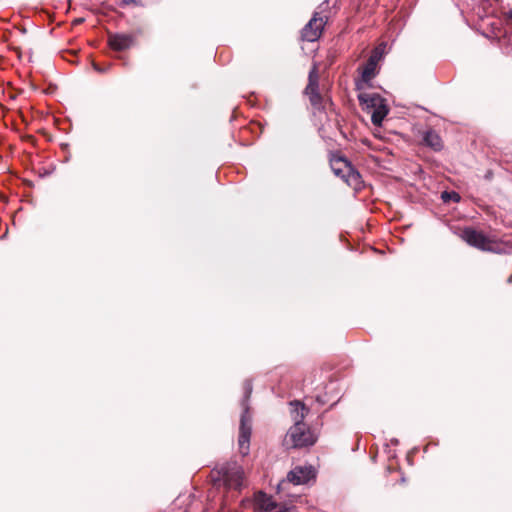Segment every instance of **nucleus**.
I'll list each match as a JSON object with an SVG mask.
<instances>
[{
    "mask_svg": "<svg viewBox=\"0 0 512 512\" xmlns=\"http://www.w3.org/2000/svg\"><path fill=\"white\" fill-rule=\"evenodd\" d=\"M251 417L248 408L245 407L240 419L238 446L239 452L246 456L249 453L250 437H251Z\"/></svg>",
    "mask_w": 512,
    "mask_h": 512,
    "instance_id": "7ed1b4c3",
    "label": "nucleus"
},
{
    "mask_svg": "<svg viewBox=\"0 0 512 512\" xmlns=\"http://www.w3.org/2000/svg\"><path fill=\"white\" fill-rule=\"evenodd\" d=\"M315 478V470L312 466H296L287 475V480L295 485H301Z\"/></svg>",
    "mask_w": 512,
    "mask_h": 512,
    "instance_id": "0eeeda50",
    "label": "nucleus"
},
{
    "mask_svg": "<svg viewBox=\"0 0 512 512\" xmlns=\"http://www.w3.org/2000/svg\"><path fill=\"white\" fill-rule=\"evenodd\" d=\"M219 478L228 489H240L243 485L244 471L236 462H229L220 467Z\"/></svg>",
    "mask_w": 512,
    "mask_h": 512,
    "instance_id": "f03ea898",
    "label": "nucleus"
},
{
    "mask_svg": "<svg viewBox=\"0 0 512 512\" xmlns=\"http://www.w3.org/2000/svg\"><path fill=\"white\" fill-rule=\"evenodd\" d=\"M358 99L365 109L371 112L379 103H382L383 97L377 93L364 92L359 94Z\"/></svg>",
    "mask_w": 512,
    "mask_h": 512,
    "instance_id": "ddd939ff",
    "label": "nucleus"
},
{
    "mask_svg": "<svg viewBox=\"0 0 512 512\" xmlns=\"http://www.w3.org/2000/svg\"><path fill=\"white\" fill-rule=\"evenodd\" d=\"M93 67H94V69H95L96 71H98V72H103V70H102V69H101L97 64H95V63H94V64H93Z\"/></svg>",
    "mask_w": 512,
    "mask_h": 512,
    "instance_id": "aec40b11",
    "label": "nucleus"
},
{
    "mask_svg": "<svg viewBox=\"0 0 512 512\" xmlns=\"http://www.w3.org/2000/svg\"><path fill=\"white\" fill-rule=\"evenodd\" d=\"M132 43L133 37L128 34H114L109 36L110 47L117 51L128 49Z\"/></svg>",
    "mask_w": 512,
    "mask_h": 512,
    "instance_id": "f8f14e48",
    "label": "nucleus"
},
{
    "mask_svg": "<svg viewBox=\"0 0 512 512\" xmlns=\"http://www.w3.org/2000/svg\"><path fill=\"white\" fill-rule=\"evenodd\" d=\"M506 24L512 29V8L505 14Z\"/></svg>",
    "mask_w": 512,
    "mask_h": 512,
    "instance_id": "a211bd4d",
    "label": "nucleus"
},
{
    "mask_svg": "<svg viewBox=\"0 0 512 512\" xmlns=\"http://www.w3.org/2000/svg\"><path fill=\"white\" fill-rule=\"evenodd\" d=\"M389 112L386 100L383 98L382 103H379L375 109L371 111V121L375 126H381L384 118Z\"/></svg>",
    "mask_w": 512,
    "mask_h": 512,
    "instance_id": "2eb2a0df",
    "label": "nucleus"
},
{
    "mask_svg": "<svg viewBox=\"0 0 512 512\" xmlns=\"http://www.w3.org/2000/svg\"><path fill=\"white\" fill-rule=\"evenodd\" d=\"M382 56L381 51L379 48H376L370 57L368 58L367 62L365 63L364 67L362 68V80L364 82L371 81L375 75H376V68L377 64Z\"/></svg>",
    "mask_w": 512,
    "mask_h": 512,
    "instance_id": "1a4fd4ad",
    "label": "nucleus"
},
{
    "mask_svg": "<svg viewBox=\"0 0 512 512\" xmlns=\"http://www.w3.org/2000/svg\"><path fill=\"white\" fill-rule=\"evenodd\" d=\"M319 75H318V67L316 64L313 65L312 69L309 72L308 76V85L305 89L306 95H308L311 104L320 108L322 104V97L319 93Z\"/></svg>",
    "mask_w": 512,
    "mask_h": 512,
    "instance_id": "39448f33",
    "label": "nucleus"
},
{
    "mask_svg": "<svg viewBox=\"0 0 512 512\" xmlns=\"http://www.w3.org/2000/svg\"><path fill=\"white\" fill-rule=\"evenodd\" d=\"M326 21L327 17H319L315 13L302 29V38L309 42L316 41L321 36Z\"/></svg>",
    "mask_w": 512,
    "mask_h": 512,
    "instance_id": "20e7f679",
    "label": "nucleus"
},
{
    "mask_svg": "<svg viewBox=\"0 0 512 512\" xmlns=\"http://www.w3.org/2000/svg\"><path fill=\"white\" fill-rule=\"evenodd\" d=\"M123 2H124L125 4H132V3H133V4H135V3H136V0H123Z\"/></svg>",
    "mask_w": 512,
    "mask_h": 512,
    "instance_id": "412c9836",
    "label": "nucleus"
},
{
    "mask_svg": "<svg viewBox=\"0 0 512 512\" xmlns=\"http://www.w3.org/2000/svg\"><path fill=\"white\" fill-rule=\"evenodd\" d=\"M332 169L336 175L345 178L348 185L358 188L360 185V174L354 171L345 160H338L332 164Z\"/></svg>",
    "mask_w": 512,
    "mask_h": 512,
    "instance_id": "423d86ee",
    "label": "nucleus"
},
{
    "mask_svg": "<svg viewBox=\"0 0 512 512\" xmlns=\"http://www.w3.org/2000/svg\"><path fill=\"white\" fill-rule=\"evenodd\" d=\"M483 251L492 252L496 254H511L512 241H499L495 238L488 237Z\"/></svg>",
    "mask_w": 512,
    "mask_h": 512,
    "instance_id": "9d476101",
    "label": "nucleus"
},
{
    "mask_svg": "<svg viewBox=\"0 0 512 512\" xmlns=\"http://www.w3.org/2000/svg\"><path fill=\"white\" fill-rule=\"evenodd\" d=\"M290 406L291 417L292 420L294 421V424L304 423L303 420L308 413V408H306L303 403L297 400L290 402Z\"/></svg>",
    "mask_w": 512,
    "mask_h": 512,
    "instance_id": "4468645a",
    "label": "nucleus"
},
{
    "mask_svg": "<svg viewBox=\"0 0 512 512\" xmlns=\"http://www.w3.org/2000/svg\"><path fill=\"white\" fill-rule=\"evenodd\" d=\"M442 199H443L445 202H447V201H449V200H452V201H454V202H459V200H460V196H459V194H458V193H456V192H447V191H445V192H443V193H442Z\"/></svg>",
    "mask_w": 512,
    "mask_h": 512,
    "instance_id": "f3484780",
    "label": "nucleus"
},
{
    "mask_svg": "<svg viewBox=\"0 0 512 512\" xmlns=\"http://www.w3.org/2000/svg\"><path fill=\"white\" fill-rule=\"evenodd\" d=\"M461 238L470 246L484 250L488 236L473 228H465L461 232Z\"/></svg>",
    "mask_w": 512,
    "mask_h": 512,
    "instance_id": "6e6552de",
    "label": "nucleus"
},
{
    "mask_svg": "<svg viewBox=\"0 0 512 512\" xmlns=\"http://www.w3.org/2000/svg\"><path fill=\"white\" fill-rule=\"evenodd\" d=\"M256 506L264 512H281V507L266 493L259 492L255 496Z\"/></svg>",
    "mask_w": 512,
    "mask_h": 512,
    "instance_id": "9b49d317",
    "label": "nucleus"
},
{
    "mask_svg": "<svg viewBox=\"0 0 512 512\" xmlns=\"http://www.w3.org/2000/svg\"><path fill=\"white\" fill-rule=\"evenodd\" d=\"M286 442H291L294 448H301L313 445L316 442V436L305 423H298L289 429Z\"/></svg>",
    "mask_w": 512,
    "mask_h": 512,
    "instance_id": "f257e3e1",
    "label": "nucleus"
},
{
    "mask_svg": "<svg viewBox=\"0 0 512 512\" xmlns=\"http://www.w3.org/2000/svg\"><path fill=\"white\" fill-rule=\"evenodd\" d=\"M244 389H245V397H246V398H248V397H249V395H250V394H251V392H252V385H251V383H250L249 381H246V382H245V387H244Z\"/></svg>",
    "mask_w": 512,
    "mask_h": 512,
    "instance_id": "6ab92c4d",
    "label": "nucleus"
},
{
    "mask_svg": "<svg viewBox=\"0 0 512 512\" xmlns=\"http://www.w3.org/2000/svg\"><path fill=\"white\" fill-rule=\"evenodd\" d=\"M508 281H509V282H511V281H512V276H510V278L508 279Z\"/></svg>",
    "mask_w": 512,
    "mask_h": 512,
    "instance_id": "4be33fe9",
    "label": "nucleus"
},
{
    "mask_svg": "<svg viewBox=\"0 0 512 512\" xmlns=\"http://www.w3.org/2000/svg\"><path fill=\"white\" fill-rule=\"evenodd\" d=\"M423 142L435 151H440L443 147L441 137L433 130H428L424 133Z\"/></svg>",
    "mask_w": 512,
    "mask_h": 512,
    "instance_id": "dca6fc26",
    "label": "nucleus"
}]
</instances>
